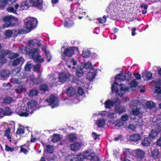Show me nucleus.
I'll list each match as a JSON object with an SVG mask.
<instances>
[{
  "mask_svg": "<svg viewBox=\"0 0 161 161\" xmlns=\"http://www.w3.org/2000/svg\"><path fill=\"white\" fill-rule=\"evenodd\" d=\"M42 42L39 38H34L33 39L29 41V47L25 48L26 52L31 55L33 60L39 62H43L44 59L43 58H41L39 55L40 49L38 48L34 47L41 46L42 44Z\"/></svg>",
  "mask_w": 161,
  "mask_h": 161,
  "instance_id": "obj_1",
  "label": "nucleus"
},
{
  "mask_svg": "<svg viewBox=\"0 0 161 161\" xmlns=\"http://www.w3.org/2000/svg\"><path fill=\"white\" fill-rule=\"evenodd\" d=\"M25 33H27L32 30L34 25L37 23V19L34 18L28 17L25 20Z\"/></svg>",
  "mask_w": 161,
  "mask_h": 161,
  "instance_id": "obj_2",
  "label": "nucleus"
},
{
  "mask_svg": "<svg viewBox=\"0 0 161 161\" xmlns=\"http://www.w3.org/2000/svg\"><path fill=\"white\" fill-rule=\"evenodd\" d=\"M141 104L137 100H133L130 103V108L132 112L135 115H138L140 113Z\"/></svg>",
  "mask_w": 161,
  "mask_h": 161,
  "instance_id": "obj_3",
  "label": "nucleus"
},
{
  "mask_svg": "<svg viewBox=\"0 0 161 161\" xmlns=\"http://www.w3.org/2000/svg\"><path fill=\"white\" fill-rule=\"evenodd\" d=\"M114 85L118 86L119 84L116 82H115L114 84H112L111 86V89L113 92H115V93L119 95L120 97H122L123 96L124 94L125 93V91H128L129 90V88L128 87H126L125 85L123 84H121L120 85V86L121 87L120 93H119V92L118 89L116 88V87H115Z\"/></svg>",
  "mask_w": 161,
  "mask_h": 161,
  "instance_id": "obj_4",
  "label": "nucleus"
},
{
  "mask_svg": "<svg viewBox=\"0 0 161 161\" xmlns=\"http://www.w3.org/2000/svg\"><path fill=\"white\" fill-rule=\"evenodd\" d=\"M3 20L5 22H8L9 24H4L3 25V28L12 26L14 24V22H17L18 19L12 15L7 16L5 17L3 19Z\"/></svg>",
  "mask_w": 161,
  "mask_h": 161,
  "instance_id": "obj_5",
  "label": "nucleus"
},
{
  "mask_svg": "<svg viewBox=\"0 0 161 161\" xmlns=\"http://www.w3.org/2000/svg\"><path fill=\"white\" fill-rule=\"evenodd\" d=\"M17 112L18 114L20 116L27 117L31 112L28 107L25 105H22L19 107L18 111Z\"/></svg>",
  "mask_w": 161,
  "mask_h": 161,
  "instance_id": "obj_6",
  "label": "nucleus"
},
{
  "mask_svg": "<svg viewBox=\"0 0 161 161\" xmlns=\"http://www.w3.org/2000/svg\"><path fill=\"white\" fill-rule=\"evenodd\" d=\"M46 101L51 103V107L53 108L57 107L59 105V100L58 98L53 96H50L49 98L47 99Z\"/></svg>",
  "mask_w": 161,
  "mask_h": 161,
  "instance_id": "obj_7",
  "label": "nucleus"
},
{
  "mask_svg": "<svg viewBox=\"0 0 161 161\" xmlns=\"http://www.w3.org/2000/svg\"><path fill=\"white\" fill-rule=\"evenodd\" d=\"M130 76L131 73L130 72L126 74H119L116 76L115 79L120 81H124L126 80H131Z\"/></svg>",
  "mask_w": 161,
  "mask_h": 161,
  "instance_id": "obj_8",
  "label": "nucleus"
},
{
  "mask_svg": "<svg viewBox=\"0 0 161 161\" xmlns=\"http://www.w3.org/2000/svg\"><path fill=\"white\" fill-rule=\"evenodd\" d=\"M82 155L84 159H86L90 160L94 155L93 150L91 149H88Z\"/></svg>",
  "mask_w": 161,
  "mask_h": 161,
  "instance_id": "obj_9",
  "label": "nucleus"
},
{
  "mask_svg": "<svg viewBox=\"0 0 161 161\" xmlns=\"http://www.w3.org/2000/svg\"><path fill=\"white\" fill-rule=\"evenodd\" d=\"M70 75L69 73H61L59 75V81L62 83H64L69 80Z\"/></svg>",
  "mask_w": 161,
  "mask_h": 161,
  "instance_id": "obj_10",
  "label": "nucleus"
},
{
  "mask_svg": "<svg viewBox=\"0 0 161 161\" xmlns=\"http://www.w3.org/2000/svg\"><path fill=\"white\" fill-rule=\"evenodd\" d=\"M97 73V71L96 70L92 69L90 71L88 72L86 76V78L89 80H92L94 79Z\"/></svg>",
  "mask_w": 161,
  "mask_h": 161,
  "instance_id": "obj_11",
  "label": "nucleus"
},
{
  "mask_svg": "<svg viewBox=\"0 0 161 161\" xmlns=\"http://www.w3.org/2000/svg\"><path fill=\"white\" fill-rule=\"evenodd\" d=\"M118 99H117L114 100H107L104 103L105 107L107 108H111L114 105H115V106L116 103V100Z\"/></svg>",
  "mask_w": 161,
  "mask_h": 161,
  "instance_id": "obj_12",
  "label": "nucleus"
},
{
  "mask_svg": "<svg viewBox=\"0 0 161 161\" xmlns=\"http://www.w3.org/2000/svg\"><path fill=\"white\" fill-rule=\"evenodd\" d=\"M31 5L38 8H41L42 5V0H29Z\"/></svg>",
  "mask_w": 161,
  "mask_h": 161,
  "instance_id": "obj_13",
  "label": "nucleus"
},
{
  "mask_svg": "<svg viewBox=\"0 0 161 161\" xmlns=\"http://www.w3.org/2000/svg\"><path fill=\"white\" fill-rule=\"evenodd\" d=\"M9 74V71L8 70H2L0 71V80H5L8 78Z\"/></svg>",
  "mask_w": 161,
  "mask_h": 161,
  "instance_id": "obj_14",
  "label": "nucleus"
},
{
  "mask_svg": "<svg viewBox=\"0 0 161 161\" xmlns=\"http://www.w3.org/2000/svg\"><path fill=\"white\" fill-rule=\"evenodd\" d=\"M153 121L155 125L158 126V130L159 132H161V115H158L156 118H154Z\"/></svg>",
  "mask_w": 161,
  "mask_h": 161,
  "instance_id": "obj_15",
  "label": "nucleus"
},
{
  "mask_svg": "<svg viewBox=\"0 0 161 161\" xmlns=\"http://www.w3.org/2000/svg\"><path fill=\"white\" fill-rule=\"evenodd\" d=\"M120 101L119 99L116 100V103L115 107V111L116 112H118L120 114L123 112L125 111V109L123 108H122L120 106Z\"/></svg>",
  "mask_w": 161,
  "mask_h": 161,
  "instance_id": "obj_16",
  "label": "nucleus"
},
{
  "mask_svg": "<svg viewBox=\"0 0 161 161\" xmlns=\"http://www.w3.org/2000/svg\"><path fill=\"white\" fill-rule=\"evenodd\" d=\"M26 131H28L27 128H25L23 126L20 125L17 130L16 134L17 135L21 136L26 133Z\"/></svg>",
  "mask_w": 161,
  "mask_h": 161,
  "instance_id": "obj_17",
  "label": "nucleus"
},
{
  "mask_svg": "<svg viewBox=\"0 0 161 161\" xmlns=\"http://www.w3.org/2000/svg\"><path fill=\"white\" fill-rule=\"evenodd\" d=\"M11 97H7L5 98L0 100V103L1 106H4L5 105L9 104L13 101Z\"/></svg>",
  "mask_w": 161,
  "mask_h": 161,
  "instance_id": "obj_18",
  "label": "nucleus"
},
{
  "mask_svg": "<svg viewBox=\"0 0 161 161\" xmlns=\"http://www.w3.org/2000/svg\"><path fill=\"white\" fill-rule=\"evenodd\" d=\"M3 53H4L5 56L10 59H13L15 58L16 57H18L19 55L18 53H9L7 50H3Z\"/></svg>",
  "mask_w": 161,
  "mask_h": 161,
  "instance_id": "obj_19",
  "label": "nucleus"
},
{
  "mask_svg": "<svg viewBox=\"0 0 161 161\" xmlns=\"http://www.w3.org/2000/svg\"><path fill=\"white\" fill-rule=\"evenodd\" d=\"M31 5V4L30 3L29 0H26L25 1L22 2L20 6V8L21 10H26Z\"/></svg>",
  "mask_w": 161,
  "mask_h": 161,
  "instance_id": "obj_20",
  "label": "nucleus"
},
{
  "mask_svg": "<svg viewBox=\"0 0 161 161\" xmlns=\"http://www.w3.org/2000/svg\"><path fill=\"white\" fill-rule=\"evenodd\" d=\"M74 51L72 48L65 49L64 52L62 53V55L63 56H68L70 57L74 54Z\"/></svg>",
  "mask_w": 161,
  "mask_h": 161,
  "instance_id": "obj_21",
  "label": "nucleus"
},
{
  "mask_svg": "<svg viewBox=\"0 0 161 161\" xmlns=\"http://www.w3.org/2000/svg\"><path fill=\"white\" fill-rule=\"evenodd\" d=\"M13 32H14L15 35H17L19 33V30H14L12 31L10 30H8L5 31V35L6 37L7 38H9L11 36Z\"/></svg>",
  "mask_w": 161,
  "mask_h": 161,
  "instance_id": "obj_22",
  "label": "nucleus"
},
{
  "mask_svg": "<svg viewBox=\"0 0 161 161\" xmlns=\"http://www.w3.org/2000/svg\"><path fill=\"white\" fill-rule=\"evenodd\" d=\"M71 149L75 152L79 151L81 148V144L79 142L75 143L71 145Z\"/></svg>",
  "mask_w": 161,
  "mask_h": 161,
  "instance_id": "obj_23",
  "label": "nucleus"
},
{
  "mask_svg": "<svg viewBox=\"0 0 161 161\" xmlns=\"http://www.w3.org/2000/svg\"><path fill=\"white\" fill-rule=\"evenodd\" d=\"M66 92L68 96H73L76 93V89L73 86L69 87L67 89Z\"/></svg>",
  "mask_w": 161,
  "mask_h": 161,
  "instance_id": "obj_24",
  "label": "nucleus"
},
{
  "mask_svg": "<svg viewBox=\"0 0 161 161\" xmlns=\"http://www.w3.org/2000/svg\"><path fill=\"white\" fill-rule=\"evenodd\" d=\"M46 45H43L42 47V50L45 52V53L47 56V60L48 62H50L52 59V56L48 51H47L46 50Z\"/></svg>",
  "mask_w": 161,
  "mask_h": 161,
  "instance_id": "obj_25",
  "label": "nucleus"
},
{
  "mask_svg": "<svg viewBox=\"0 0 161 161\" xmlns=\"http://www.w3.org/2000/svg\"><path fill=\"white\" fill-rule=\"evenodd\" d=\"M160 152L158 149L156 148L152 150L151 156L154 159L158 158L160 156Z\"/></svg>",
  "mask_w": 161,
  "mask_h": 161,
  "instance_id": "obj_26",
  "label": "nucleus"
},
{
  "mask_svg": "<svg viewBox=\"0 0 161 161\" xmlns=\"http://www.w3.org/2000/svg\"><path fill=\"white\" fill-rule=\"evenodd\" d=\"M96 124L98 127H103L106 124V120L103 119H98L96 121Z\"/></svg>",
  "mask_w": 161,
  "mask_h": 161,
  "instance_id": "obj_27",
  "label": "nucleus"
},
{
  "mask_svg": "<svg viewBox=\"0 0 161 161\" xmlns=\"http://www.w3.org/2000/svg\"><path fill=\"white\" fill-rule=\"evenodd\" d=\"M135 152L136 156L138 158H142L145 156L144 152L140 149H138L136 150Z\"/></svg>",
  "mask_w": 161,
  "mask_h": 161,
  "instance_id": "obj_28",
  "label": "nucleus"
},
{
  "mask_svg": "<svg viewBox=\"0 0 161 161\" xmlns=\"http://www.w3.org/2000/svg\"><path fill=\"white\" fill-rule=\"evenodd\" d=\"M37 104V101L33 100H31L28 101L27 103V107L30 110L34 107H36Z\"/></svg>",
  "mask_w": 161,
  "mask_h": 161,
  "instance_id": "obj_29",
  "label": "nucleus"
},
{
  "mask_svg": "<svg viewBox=\"0 0 161 161\" xmlns=\"http://www.w3.org/2000/svg\"><path fill=\"white\" fill-rule=\"evenodd\" d=\"M142 73V77L144 80H150L152 77V74L151 72H144Z\"/></svg>",
  "mask_w": 161,
  "mask_h": 161,
  "instance_id": "obj_30",
  "label": "nucleus"
},
{
  "mask_svg": "<svg viewBox=\"0 0 161 161\" xmlns=\"http://www.w3.org/2000/svg\"><path fill=\"white\" fill-rule=\"evenodd\" d=\"M24 61V59L22 57L16 59L14 60L13 65L14 66H16L20 64H22Z\"/></svg>",
  "mask_w": 161,
  "mask_h": 161,
  "instance_id": "obj_31",
  "label": "nucleus"
},
{
  "mask_svg": "<svg viewBox=\"0 0 161 161\" xmlns=\"http://www.w3.org/2000/svg\"><path fill=\"white\" fill-rule=\"evenodd\" d=\"M19 7V4H16L14 6V7H10L7 8V10L8 12L13 13L17 14L16 12V10Z\"/></svg>",
  "mask_w": 161,
  "mask_h": 161,
  "instance_id": "obj_32",
  "label": "nucleus"
},
{
  "mask_svg": "<svg viewBox=\"0 0 161 161\" xmlns=\"http://www.w3.org/2000/svg\"><path fill=\"white\" fill-rule=\"evenodd\" d=\"M112 123L114 124L115 128H119L123 126L124 124V122H122L120 120H117L114 122H111Z\"/></svg>",
  "mask_w": 161,
  "mask_h": 161,
  "instance_id": "obj_33",
  "label": "nucleus"
},
{
  "mask_svg": "<svg viewBox=\"0 0 161 161\" xmlns=\"http://www.w3.org/2000/svg\"><path fill=\"white\" fill-rule=\"evenodd\" d=\"M141 139V136L139 134H134L130 136V140L136 142L140 140Z\"/></svg>",
  "mask_w": 161,
  "mask_h": 161,
  "instance_id": "obj_34",
  "label": "nucleus"
},
{
  "mask_svg": "<svg viewBox=\"0 0 161 161\" xmlns=\"http://www.w3.org/2000/svg\"><path fill=\"white\" fill-rule=\"evenodd\" d=\"M84 159L82 154H80L78 155L73 157L72 161H83Z\"/></svg>",
  "mask_w": 161,
  "mask_h": 161,
  "instance_id": "obj_35",
  "label": "nucleus"
},
{
  "mask_svg": "<svg viewBox=\"0 0 161 161\" xmlns=\"http://www.w3.org/2000/svg\"><path fill=\"white\" fill-rule=\"evenodd\" d=\"M62 138L63 137L62 136H60L58 134H55L53 136L52 141L53 142H55L60 141Z\"/></svg>",
  "mask_w": 161,
  "mask_h": 161,
  "instance_id": "obj_36",
  "label": "nucleus"
},
{
  "mask_svg": "<svg viewBox=\"0 0 161 161\" xmlns=\"http://www.w3.org/2000/svg\"><path fill=\"white\" fill-rule=\"evenodd\" d=\"M12 4L11 3L6 0H4L3 1L0 0V8L3 9L7 5H10Z\"/></svg>",
  "mask_w": 161,
  "mask_h": 161,
  "instance_id": "obj_37",
  "label": "nucleus"
},
{
  "mask_svg": "<svg viewBox=\"0 0 161 161\" xmlns=\"http://www.w3.org/2000/svg\"><path fill=\"white\" fill-rule=\"evenodd\" d=\"M3 114L4 115H9L12 113L11 109L8 107H5L3 109Z\"/></svg>",
  "mask_w": 161,
  "mask_h": 161,
  "instance_id": "obj_38",
  "label": "nucleus"
},
{
  "mask_svg": "<svg viewBox=\"0 0 161 161\" xmlns=\"http://www.w3.org/2000/svg\"><path fill=\"white\" fill-rule=\"evenodd\" d=\"M38 94V92L36 89H32L29 92V95L30 97H33L37 96Z\"/></svg>",
  "mask_w": 161,
  "mask_h": 161,
  "instance_id": "obj_39",
  "label": "nucleus"
},
{
  "mask_svg": "<svg viewBox=\"0 0 161 161\" xmlns=\"http://www.w3.org/2000/svg\"><path fill=\"white\" fill-rule=\"evenodd\" d=\"M158 134V131L152 130L149 134V137L150 138L154 139L157 136Z\"/></svg>",
  "mask_w": 161,
  "mask_h": 161,
  "instance_id": "obj_40",
  "label": "nucleus"
},
{
  "mask_svg": "<svg viewBox=\"0 0 161 161\" xmlns=\"http://www.w3.org/2000/svg\"><path fill=\"white\" fill-rule=\"evenodd\" d=\"M150 143L151 142L149 140V138L147 137H146L143 139L141 144L143 146L147 147L148 146Z\"/></svg>",
  "mask_w": 161,
  "mask_h": 161,
  "instance_id": "obj_41",
  "label": "nucleus"
},
{
  "mask_svg": "<svg viewBox=\"0 0 161 161\" xmlns=\"http://www.w3.org/2000/svg\"><path fill=\"white\" fill-rule=\"evenodd\" d=\"M10 129L9 128L5 130L4 136H6L7 139L9 140V141L11 142V136L10 135Z\"/></svg>",
  "mask_w": 161,
  "mask_h": 161,
  "instance_id": "obj_42",
  "label": "nucleus"
},
{
  "mask_svg": "<svg viewBox=\"0 0 161 161\" xmlns=\"http://www.w3.org/2000/svg\"><path fill=\"white\" fill-rule=\"evenodd\" d=\"M138 82L139 81H137L136 79H134L131 80L129 85L131 88H135L137 86Z\"/></svg>",
  "mask_w": 161,
  "mask_h": 161,
  "instance_id": "obj_43",
  "label": "nucleus"
},
{
  "mask_svg": "<svg viewBox=\"0 0 161 161\" xmlns=\"http://www.w3.org/2000/svg\"><path fill=\"white\" fill-rule=\"evenodd\" d=\"M84 71L83 69L78 68L76 69V75L79 77H81L83 75Z\"/></svg>",
  "mask_w": 161,
  "mask_h": 161,
  "instance_id": "obj_44",
  "label": "nucleus"
},
{
  "mask_svg": "<svg viewBox=\"0 0 161 161\" xmlns=\"http://www.w3.org/2000/svg\"><path fill=\"white\" fill-rule=\"evenodd\" d=\"M146 105L149 109H152L155 106V104L152 101H148L147 102Z\"/></svg>",
  "mask_w": 161,
  "mask_h": 161,
  "instance_id": "obj_45",
  "label": "nucleus"
},
{
  "mask_svg": "<svg viewBox=\"0 0 161 161\" xmlns=\"http://www.w3.org/2000/svg\"><path fill=\"white\" fill-rule=\"evenodd\" d=\"M70 62L71 63H72V64L74 65V66H72V67L71 65L68 64L67 65L69 69H73L75 68V67L74 66L76 65L77 64V62L74 59H71L70 60Z\"/></svg>",
  "mask_w": 161,
  "mask_h": 161,
  "instance_id": "obj_46",
  "label": "nucleus"
},
{
  "mask_svg": "<svg viewBox=\"0 0 161 161\" xmlns=\"http://www.w3.org/2000/svg\"><path fill=\"white\" fill-rule=\"evenodd\" d=\"M123 152L125 157L130 158L131 155V153L129 149H124Z\"/></svg>",
  "mask_w": 161,
  "mask_h": 161,
  "instance_id": "obj_47",
  "label": "nucleus"
},
{
  "mask_svg": "<svg viewBox=\"0 0 161 161\" xmlns=\"http://www.w3.org/2000/svg\"><path fill=\"white\" fill-rule=\"evenodd\" d=\"M2 52H3V51ZM1 55V56H0V63L1 64H5L6 63L7 61L5 58V55L3 53Z\"/></svg>",
  "mask_w": 161,
  "mask_h": 161,
  "instance_id": "obj_48",
  "label": "nucleus"
},
{
  "mask_svg": "<svg viewBox=\"0 0 161 161\" xmlns=\"http://www.w3.org/2000/svg\"><path fill=\"white\" fill-rule=\"evenodd\" d=\"M90 54V52L88 50H83L82 56L84 58H87L89 57Z\"/></svg>",
  "mask_w": 161,
  "mask_h": 161,
  "instance_id": "obj_49",
  "label": "nucleus"
},
{
  "mask_svg": "<svg viewBox=\"0 0 161 161\" xmlns=\"http://www.w3.org/2000/svg\"><path fill=\"white\" fill-rule=\"evenodd\" d=\"M73 25L74 23L72 21H65L64 22V26L66 27H70L72 26Z\"/></svg>",
  "mask_w": 161,
  "mask_h": 161,
  "instance_id": "obj_50",
  "label": "nucleus"
},
{
  "mask_svg": "<svg viewBox=\"0 0 161 161\" xmlns=\"http://www.w3.org/2000/svg\"><path fill=\"white\" fill-rule=\"evenodd\" d=\"M25 88V87L22 85H20L18 88L15 90L16 92L20 93L22 92Z\"/></svg>",
  "mask_w": 161,
  "mask_h": 161,
  "instance_id": "obj_51",
  "label": "nucleus"
},
{
  "mask_svg": "<svg viewBox=\"0 0 161 161\" xmlns=\"http://www.w3.org/2000/svg\"><path fill=\"white\" fill-rule=\"evenodd\" d=\"M92 67V65L91 63L88 62L83 65V68L86 69L91 68Z\"/></svg>",
  "mask_w": 161,
  "mask_h": 161,
  "instance_id": "obj_52",
  "label": "nucleus"
},
{
  "mask_svg": "<svg viewBox=\"0 0 161 161\" xmlns=\"http://www.w3.org/2000/svg\"><path fill=\"white\" fill-rule=\"evenodd\" d=\"M10 81L14 84L19 83L21 82V81L19 79L16 78H12L10 79Z\"/></svg>",
  "mask_w": 161,
  "mask_h": 161,
  "instance_id": "obj_53",
  "label": "nucleus"
},
{
  "mask_svg": "<svg viewBox=\"0 0 161 161\" xmlns=\"http://www.w3.org/2000/svg\"><path fill=\"white\" fill-rule=\"evenodd\" d=\"M32 67V65L29 62H27L25 66V70L29 71Z\"/></svg>",
  "mask_w": 161,
  "mask_h": 161,
  "instance_id": "obj_54",
  "label": "nucleus"
},
{
  "mask_svg": "<svg viewBox=\"0 0 161 161\" xmlns=\"http://www.w3.org/2000/svg\"><path fill=\"white\" fill-rule=\"evenodd\" d=\"M46 149L49 153H52L53 152V147L51 145H47L46 147Z\"/></svg>",
  "mask_w": 161,
  "mask_h": 161,
  "instance_id": "obj_55",
  "label": "nucleus"
},
{
  "mask_svg": "<svg viewBox=\"0 0 161 161\" xmlns=\"http://www.w3.org/2000/svg\"><path fill=\"white\" fill-rule=\"evenodd\" d=\"M5 149L7 152H13L14 150V148L11 147L7 145H5Z\"/></svg>",
  "mask_w": 161,
  "mask_h": 161,
  "instance_id": "obj_56",
  "label": "nucleus"
},
{
  "mask_svg": "<svg viewBox=\"0 0 161 161\" xmlns=\"http://www.w3.org/2000/svg\"><path fill=\"white\" fill-rule=\"evenodd\" d=\"M69 138L71 141H73L76 140L77 137L76 135L74 134H70L69 136Z\"/></svg>",
  "mask_w": 161,
  "mask_h": 161,
  "instance_id": "obj_57",
  "label": "nucleus"
},
{
  "mask_svg": "<svg viewBox=\"0 0 161 161\" xmlns=\"http://www.w3.org/2000/svg\"><path fill=\"white\" fill-rule=\"evenodd\" d=\"M134 76L136 80L137 81H141V75L138 73H136L134 74Z\"/></svg>",
  "mask_w": 161,
  "mask_h": 161,
  "instance_id": "obj_58",
  "label": "nucleus"
},
{
  "mask_svg": "<svg viewBox=\"0 0 161 161\" xmlns=\"http://www.w3.org/2000/svg\"><path fill=\"white\" fill-rule=\"evenodd\" d=\"M48 89V87L45 84L42 85L40 87V89L42 91H45L47 90Z\"/></svg>",
  "mask_w": 161,
  "mask_h": 161,
  "instance_id": "obj_59",
  "label": "nucleus"
},
{
  "mask_svg": "<svg viewBox=\"0 0 161 161\" xmlns=\"http://www.w3.org/2000/svg\"><path fill=\"white\" fill-rule=\"evenodd\" d=\"M129 117L126 114L123 115L121 117V120L123 122L127 121Z\"/></svg>",
  "mask_w": 161,
  "mask_h": 161,
  "instance_id": "obj_60",
  "label": "nucleus"
},
{
  "mask_svg": "<svg viewBox=\"0 0 161 161\" xmlns=\"http://www.w3.org/2000/svg\"><path fill=\"white\" fill-rule=\"evenodd\" d=\"M77 91H78V92H77L78 93L79 95H82L84 93V92L83 89H82V88H81L80 87H78V88Z\"/></svg>",
  "mask_w": 161,
  "mask_h": 161,
  "instance_id": "obj_61",
  "label": "nucleus"
},
{
  "mask_svg": "<svg viewBox=\"0 0 161 161\" xmlns=\"http://www.w3.org/2000/svg\"><path fill=\"white\" fill-rule=\"evenodd\" d=\"M155 92L158 94L161 93V89L160 87L156 86L155 87Z\"/></svg>",
  "mask_w": 161,
  "mask_h": 161,
  "instance_id": "obj_62",
  "label": "nucleus"
},
{
  "mask_svg": "<svg viewBox=\"0 0 161 161\" xmlns=\"http://www.w3.org/2000/svg\"><path fill=\"white\" fill-rule=\"evenodd\" d=\"M108 112L106 111H103L101 112H100L98 114L100 115H101L102 116H104L106 115L107 114H108Z\"/></svg>",
  "mask_w": 161,
  "mask_h": 161,
  "instance_id": "obj_63",
  "label": "nucleus"
},
{
  "mask_svg": "<svg viewBox=\"0 0 161 161\" xmlns=\"http://www.w3.org/2000/svg\"><path fill=\"white\" fill-rule=\"evenodd\" d=\"M90 161H99V159L98 157L94 155L92 159H91Z\"/></svg>",
  "mask_w": 161,
  "mask_h": 161,
  "instance_id": "obj_64",
  "label": "nucleus"
}]
</instances>
